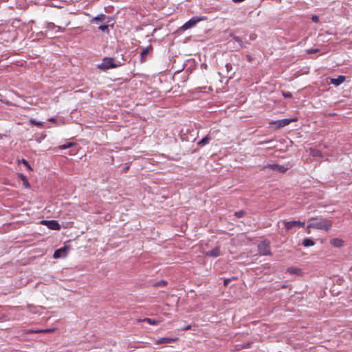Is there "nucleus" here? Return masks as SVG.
I'll use <instances>...</instances> for the list:
<instances>
[{"instance_id":"a19ab883","label":"nucleus","mask_w":352,"mask_h":352,"mask_svg":"<svg viewBox=\"0 0 352 352\" xmlns=\"http://www.w3.org/2000/svg\"><path fill=\"white\" fill-rule=\"evenodd\" d=\"M350 270L352 271V266L350 267Z\"/></svg>"},{"instance_id":"cd10ccee","label":"nucleus","mask_w":352,"mask_h":352,"mask_svg":"<svg viewBox=\"0 0 352 352\" xmlns=\"http://www.w3.org/2000/svg\"><path fill=\"white\" fill-rule=\"evenodd\" d=\"M30 122L31 124H33V125H35V126H43V123L41 122H38V121H36L34 119H31L30 120Z\"/></svg>"},{"instance_id":"6e6552de","label":"nucleus","mask_w":352,"mask_h":352,"mask_svg":"<svg viewBox=\"0 0 352 352\" xmlns=\"http://www.w3.org/2000/svg\"><path fill=\"white\" fill-rule=\"evenodd\" d=\"M297 119L296 118H293V119H283V120H278L276 122H274L275 124L277 125L278 127L280 128V127H284L287 125H288L289 124H290L292 122H295L296 121Z\"/></svg>"},{"instance_id":"423d86ee","label":"nucleus","mask_w":352,"mask_h":352,"mask_svg":"<svg viewBox=\"0 0 352 352\" xmlns=\"http://www.w3.org/2000/svg\"><path fill=\"white\" fill-rule=\"evenodd\" d=\"M42 223L53 230H58L60 229V224L55 220L43 221Z\"/></svg>"},{"instance_id":"4c0bfd02","label":"nucleus","mask_w":352,"mask_h":352,"mask_svg":"<svg viewBox=\"0 0 352 352\" xmlns=\"http://www.w3.org/2000/svg\"><path fill=\"white\" fill-rule=\"evenodd\" d=\"M165 284H166V281H164V280H162V281H161L158 285H164Z\"/></svg>"},{"instance_id":"a878e982","label":"nucleus","mask_w":352,"mask_h":352,"mask_svg":"<svg viewBox=\"0 0 352 352\" xmlns=\"http://www.w3.org/2000/svg\"><path fill=\"white\" fill-rule=\"evenodd\" d=\"M75 144V143L74 142H68L65 144H63V145H60L58 146V148L61 150L63 149H66V148H70L72 146H73Z\"/></svg>"},{"instance_id":"aec40b11","label":"nucleus","mask_w":352,"mask_h":352,"mask_svg":"<svg viewBox=\"0 0 352 352\" xmlns=\"http://www.w3.org/2000/svg\"><path fill=\"white\" fill-rule=\"evenodd\" d=\"M19 177L21 178V179L23 181V185L25 188H29L30 187V183L28 182L26 177L25 175H23V174H20L19 175Z\"/></svg>"},{"instance_id":"393cba45","label":"nucleus","mask_w":352,"mask_h":352,"mask_svg":"<svg viewBox=\"0 0 352 352\" xmlns=\"http://www.w3.org/2000/svg\"><path fill=\"white\" fill-rule=\"evenodd\" d=\"M75 144V143L74 142H68L65 144H63V145H60L58 146V148L61 150L63 149H66V148H70L72 146H73Z\"/></svg>"},{"instance_id":"a211bd4d","label":"nucleus","mask_w":352,"mask_h":352,"mask_svg":"<svg viewBox=\"0 0 352 352\" xmlns=\"http://www.w3.org/2000/svg\"><path fill=\"white\" fill-rule=\"evenodd\" d=\"M140 321H144V322H148L149 324H152V325H156L160 323L159 320H153V319L148 318H145L143 320H140Z\"/></svg>"},{"instance_id":"72a5a7b5","label":"nucleus","mask_w":352,"mask_h":352,"mask_svg":"<svg viewBox=\"0 0 352 352\" xmlns=\"http://www.w3.org/2000/svg\"><path fill=\"white\" fill-rule=\"evenodd\" d=\"M282 93H283V95L284 96V97H285V98H291L292 96L290 92L286 93V92L283 91Z\"/></svg>"},{"instance_id":"f257e3e1","label":"nucleus","mask_w":352,"mask_h":352,"mask_svg":"<svg viewBox=\"0 0 352 352\" xmlns=\"http://www.w3.org/2000/svg\"><path fill=\"white\" fill-rule=\"evenodd\" d=\"M312 222H311L307 226L308 229L307 233H310V228H314L317 230H323L325 231H329L331 230L332 227L331 221L327 219H322V218H311L310 219Z\"/></svg>"},{"instance_id":"9b49d317","label":"nucleus","mask_w":352,"mask_h":352,"mask_svg":"<svg viewBox=\"0 0 352 352\" xmlns=\"http://www.w3.org/2000/svg\"><path fill=\"white\" fill-rule=\"evenodd\" d=\"M46 28L47 31L51 30H55L56 32H63L64 30V28H62L60 26L56 25L53 23H48L46 25Z\"/></svg>"},{"instance_id":"b1692460","label":"nucleus","mask_w":352,"mask_h":352,"mask_svg":"<svg viewBox=\"0 0 352 352\" xmlns=\"http://www.w3.org/2000/svg\"><path fill=\"white\" fill-rule=\"evenodd\" d=\"M75 144V143L74 142H68L65 144H63V145H60L58 146V148L61 150L63 149H66V148H70L72 146H73Z\"/></svg>"},{"instance_id":"39448f33","label":"nucleus","mask_w":352,"mask_h":352,"mask_svg":"<svg viewBox=\"0 0 352 352\" xmlns=\"http://www.w3.org/2000/svg\"><path fill=\"white\" fill-rule=\"evenodd\" d=\"M258 250L260 254L267 256L271 255V251L270 249V242L268 241H263L258 245Z\"/></svg>"},{"instance_id":"58836bf2","label":"nucleus","mask_w":352,"mask_h":352,"mask_svg":"<svg viewBox=\"0 0 352 352\" xmlns=\"http://www.w3.org/2000/svg\"><path fill=\"white\" fill-rule=\"evenodd\" d=\"M49 120L51 121V122H54L55 119L54 118H50V119H49Z\"/></svg>"},{"instance_id":"6ab92c4d","label":"nucleus","mask_w":352,"mask_h":352,"mask_svg":"<svg viewBox=\"0 0 352 352\" xmlns=\"http://www.w3.org/2000/svg\"><path fill=\"white\" fill-rule=\"evenodd\" d=\"M233 39L238 43L240 48H244L246 47V45L245 43H243L242 41V40L239 37V36H233Z\"/></svg>"},{"instance_id":"c85d7f7f","label":"nucleus","mask_w":352,"mask_h":352,"mask_svg":"<svg viewBox=\"0 0 352 352\" xmlns=\"http://www.w3.org/2000/svg\"><path fill=\"white\" fill-rule=\"evenodd\" d=\"M245 212L243 211V210H241V211H238V212H234V215L238 217V218H241L242 217H243V215L245 214Z\"/></svg>"},{"instance_id":"2f4dec72","label":"nucleus","mask_w":352,"mask_h":352,"mask_svg":"<svg viewBox=\"0 0 352 352\" xmlns=\"http://www.w3.org/2000/svg\"><path fill=\"white\" fill-rule=\"evenodd\" d=\"M21 162H22L23 164H25V166H26V167H27L28 169H31L30 166L29 165L28 162L25 160L23 159V160H21Z\"/></svg>"},{"instance_id":"0eeeda50","label":"nucleus","mask_w":352,"mask_h":352,"mask_svg":"<svg viewBox=\"0 0 352 352\" xmlns=\"http://www.w3.org/2000/svg\"><path fill=\"white\" fill-rule=\"evenodd\" d=\"M67 254V248L64 247L56 250L53 255L54 258L65 257Z\"/></svg>"},{"instance_id":"e433bc0d","label":"nucleus","mask_w":352,"mask_h":352,"mask_svg":"<svg viewBox=\"0 0 352 352\" xmlns=\"http://www.w3.org/2000/svg\"><path fill=\"white\" fill-rule=\"evenodd\" d=\"M272 142V140H269V141H266V142H261L259 143V144H263L265 143H271Z\"/></svg>"},{"instance_id":"f03ea898","label":"nucleus","mask_w":352,"mask_h":352,"mask_svg":"<svg viewBox=\"0 0 352 352\" xmlns=\"http://www.w3.org/2000/svg\"><path fill=\"white\" fill-rule=\"evenodd\" d=\"M122 63H120L119 64H116L114 63V59L113 58H104L102 60L101 64L98 65V68L102 70H106L111 68H116L119 65H122Z\"/></svg>"},{"instance_id":"c756f323","label":"nucleus","mask_w":352,"mask_h":352,"mask_svg":"<svg viewBox=\"0 0 352 352\" xmlns=\"http://www.w3.org/2000/svg\"><path fill=\"white\" fill-rule=\"evenodd\" d=\"M100 30L104 32V31H107L108 30V25H100L99 28H98Z\"/></svg>"},{"instance_id":"dca6fc26","label":"nucleus","mask_w":352,"mask_h":352,"mask_svg":"<svg viewBox=\"0 0 352 352\" xmlns=\"http://www.w3.org/2000/svg\"><path fill=\"white\" fill-rule=\"evenodd\" d=\"M106 19V16L104 14H100L94 18L92 19L91 22L92 23H98V22H103Z\"/></svg>"},{"instance_id":"ddd939ff","label":"nucleus","mask_w":352,"mask_h":352,"mask_svg":"<svg viewBox=\"0 0 352 352\" xmlns=\"http://www.w3.org/2000/svg\"><path fill=\"white\" fill-rule=\"evenodd\" d=\"M177 338H161L156 340V344H166V343H172L175 342Z\"/></svg>"},{"instance_id":"473e14b6","label":"nucleus","mask_w":352,"mask_h":352,"mask_svg":"<svg viewBox=\"0 0 352 352\" xmlns=\"http://www.w3.org/2000/svg\"><path fill=\"white\" fill-rule=\"evenodd\" d=\"M234 279V278H226L223 281V285L225 286H228V283L231 281V280Z\"/></svg>"},{"instance_id":"4468645a","label":"nucleus","mask_w":352,"mask_h":352,"mask_svg":"<svg viewBox=\"0 0 352 352\" xmlns=\"http://www.w3.org/2000/svg\"><path fill=\"white\" fill-rule=\"evenodd\" d=\"M152 46L149 45L142 50L141 52V62L143 63L146 60V55L152 50Z\"/></svg>"},{"instance_id":"7ed1b4c3","label":"nucleus","mask_w":352,"mask_h":352,"mask_svg":"<svg viewBox=\"0 0 352 352\" xmlns=\"http://www.w3.org/2000/svg\"><path fill=\"white\" fill-rule=\"evenodd\" d=\"M206 18L205 16H194L186 22L182 27L181 29L182 30H186L194 27L197 23L205 20Z\"/></svg>"},{"instance_id":"20e7f679","label":"nucleus","mask_w":352,"mask_h":352,"mask_svg":"<svg viewBox=\"0 0 352 352\" xmlns=\"http://www.w3.org/2000/svg\"><path fill=\"white\" fill-rule=\"evenodd\" d=\"M280 223H282L285 226V228L287 230H289L295 226H298V227H304L305 226V222L300 221H281L278 223V226H280Z\"/></svg>"},{"instance_id":"f8f14e48","label":"nucleus","mask_w":352,"mask_h":352,"mask_svg":"<svg viewBox=\"0 0 352 352\" xmlns=\"http://www.w3.org/2000/svg\"><path fill=\"white\" fill-rule=\"evenodd\" d=\"M345 80V76H339L337 78H331L330 82L331 84L338 86Z\"/></svg>"},{"instance_id":"7c9ffc66","label":"nucleus","mask_w":352,"mask_h":352,"mask_svg":"<svg viewBox=\"0 0 352 352\" xmlns=\"http://www.w3.org/2000/svg\"><path fill=\"white\" fill-rule=\"evenodd\" d=\"M318 51H319L318 49H310V50H307V52L308 54H313V53H316Z\"/></svg>"},{"instance_id":"412c9836","label":"nucleus","mask_w":352,"mask_h":352,"mask_svg":"<svg viewBox=\"0 0 352 352\" xmlns=\"http://www.w3.org/2000/svg\"><path fill=\"white\" fill-rule=\"evenodd\" d=\"M287 272L292 274H300L301 270L299 268L296 267H289L287 269Z\"/></svg>"},{"instance_id":"4be33fe9","label":"nucleus","mask_w":352,"mask_h":352,"mask_svg":"<svg viewBox=\"0 0 352 352\" xmlns=\"http://www.w3.org/2000/svg\"><path fill=\"white\" fill-rule=\"evenodd\" d=\"M211 140L210 135H206V137H204V138H202L199 142H198V144L199 145H201V146H204L206 144H208L209 142V141Z\"/></svg>"},{"instance_id":"ea45409f","label":"nucleus","mask_w":352,"mask_h":352,"mask_svg":"<svg viewBox=\"0 0 352 352\" xmlns=\"http://www.w3.org/2000/svg\"><path fill=\"white\" fill-rule=\"evenodd\" d=\"M190 329V325L186 326V327L185 328V329Z\"/></svg>"},{"instance_id":"bb28decb","label":"nucleus","mask_w":352,"mask_h":352,"mask_svg":"<svg viewBox=\"0 0 352 352\" xmlns=\"http://www.w3.org/2000/svg\"><path fill=\"white\" fill-rule=\"evenodd\" d=\"M54 330H55L54 329H45L36 330V331H35V333H50V332H53Z\"/></svg>"},{"instance_id":"9d476101","label":"nucleus","mask_w":352,"mask_h":352,"mask_svg":"<svg viewBox=\"0 0 352 352\" xmlns=\"http://www.w3.org/2000/svg\"><path fill=\"white\" fill-rule=\"evenodd\" d=\"M330 244L335 248H340L342 247L344 244V241L338 238H334L330 240Z\"/></svg>"},{"instance_id":"1a4fd4ad","label":"nucleus","mask_w":352,"mask_h":352,"mask_svg":"<svg viewBox=\"0 0 352 352\" xmlns=\"http://www.w3.org/2000/svg\"><path fill=\"white\" fill-rule=\"evenodd\" d=\"M266 168H268L273 170L278 171L280 173H285L287 170V168L285 167L284 166L278 164H268L266 166Z\"/></svg>"},{"instance_id":"f704fd0d","label":"nucleus","mask_w":352,"mask_h":352,"mask_svg":"<svg viewBox=\"0 0 352 352\" xmlns=\"http://www.w3.org/2000/svg\"><path fill=\"white\" fill-rule=\"evenodd\" d=\"M311 20L315 23H318L319 21V18L317 16H313L311 17Z\"/></svg>"},{"instance_id":"5701e85b","label":"nucleus","mask_w":352,"mask_h":352,"mask_svg":"<svg viewBox=\"0 0 352 352\" xmlns=\"http://www.w3.org/2000/svg\"><path fill=\"white\" fill-rule=\"evenodd\" d=\"M310 154L314 157H320L322 155L320 151L316 148H310Z\"/></svg>"},{"instance_id":"f3484780","label":"nucleus","mask_w":352,"mask_h":352,"mask_svg":"<svg viewBox=\"0 0 352 352\" xmlns=\"http://www.w3.org/2000/svg\"><path fill=\"white\" fill-rule=\"evenodd\" d=\"M302 244L305 247H309V246H313L315 244V243L312 239L306 238L302 241Z\"/></svg>"},{"instance_id":"2eb2a0df","label":"nucleus","mask_w":352,"mask_h":352,"mask_svg":"<svg viewBox=\"0 0 352 352\" xmlns=\"http://www.w3.org/2000/svg\"><path fill=\"white\" fill-rule=\"evenodd\" d=\"M220 254V250L219 248H215L206 253V256L211 257H217Z\"/></svg>"},{"instance_id":"c9c22d12","label":"nucleus","mask_w":352,"mask_h":352,"mask_svg":"<svg viewBox=\"0 0 352 352\" xmlns=\"http://www.w3.org/2000/svg\"><path fill=\"white\" fill-rule=\"evenodd\" d=\"M246 58H247V60H248L249 62H251V61L252 60V59H253V58H252V57L250 55H249V54H247V55H246Z\"/></svg>"}]
</instances>
